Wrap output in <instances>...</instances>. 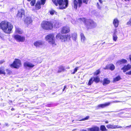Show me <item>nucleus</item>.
I'll use <instances>...</instances> for the list:
<instances>
[{"label":"nucleus","mask_w":131,"mask_h":131,"mask_svg":"<svg viewBox=\"0 0 131 131\" xmlns=\"http://www.w3.org/2000/svg\"><path fill=\"white\" fill-rule=\"evenodd\" d=\"M59 25V23L56 21L52 22L51 21L43 20L41 22L40 26L43 29L49 30L52 29L53 27L58 28Z\"/></svg>","instance_id":"f257e3e1"},{"label":"nucleus","mask_w":131,"mask_h":131,"mask_svg":"<svg viewBox=\"0 0 131 131\" xmlns=\"http://www.w3.org/2000/svg\"><path fill=\"white\" fill-rule=\"evenodd\" d=\"M13 28L12 24L6 20L3 21L0 23V29L6 34H10Z\"/></svg>","instance_id":"f03ea898"},{"label":"nucleus","mask_w":131,"mask_h":131,"mask_svg":"<svg viewBox=\"0 0 131 131\" xmlns=\"http://www.w3.org/2000/svg\"><path fill=\"white\" fill-rule=\"evenodd\" d=\"M52 2L56 6H59L60 9H63L66 8L69 4L68 0H52Z\"/></svg>","instance_id":"7ed1b4c3"},{"label":"nucleus","mask_w":131,"mask_h":131,"mask_svg":"<svg viewBox=\"0 0 131 131\" xmlns=\"http://www.w3.org/2000/svg\"><path fill=\"white\" fill-rule=\"evenodd\" d=\"M79 19L81 21H83L84 23L86 24V27L87 30L94 28L96 26V23L91 19L88 20L87 24H86V20L85 18H80Z\"/></svg>","instance_id":"20e7f679"},{"label":"nucleus","mask_w":131,"mask_h":131,"mask_svg":"<svg viewBox=\"0 0 131 131\" xmlns=\"http://www.w3.org/2000/svg\"><path fill=\"white\" fill-rule=\"evenodd\" d=\"M91 0H73V5L74 8L77 10L78 6L79 7H80L82 5L83 2L86 4H88L89 1Z\"/></svg>","instance_id":"39448f33"},{"label":"nucleus","mask_w":131,"mask_h":131,"mask_svg":"<svg viewBox=\"0 0 131 131\" xmlns=\"http://www.w3.org/2000/svg\"><path fill=\"white\" fill-rule=\"evenodd\" d=\"M45 38L46 40H48V43L53 46L56 45L54 35L53 34H49L47 35L45 37Z\"/></svg>","instance_id":"423d86ee"},{"label":"nucleus","mask_w":131,"mask_h":131,"mask_svg":"<svg viewBox=\"0 0 131 131\" xmlns=\"http://www.w3.org/2000/svg\"><path fill=\"white\" fill-rule=\"evenodd\" d=\"M21 66L20 61L17 59H15L13 62L10 65V67L17 69L19 68Z\"/></svg>","instance_id":"0eeeda50"},{"label":"nucleus","mask_w":131,"mask_h":131,"mask_svg":"<svg viewBox=\"0 0 131 131\" xmlns=\"http://www.w3.org/2000/svg\"><path fill=\"white\" fill-rule=\"evenodd\" d=\"M25 11L23 9L19 10L16 15V18L18 19H22L23 17L25 16Z\"/></svg>","instance_id":"6e6552de"},{"label":"nucleus","mask_w":131,"mask_h":131,"mask_svg":"<svg viewBox=\"0 0 131 131\" xmlns=\"http://www.w3.org/2000/svg\"><path fill=\"white\" fill-rule=\"evenodd\" d=\"M13 37L18 42H23L25 40V37L18 35H15Z\"/></svg>","instance_id":"1a4fd4ad"},{"label":"nucleus","mask_w":131,"mask_h":131,"mask_svg":"<svg viewBox=\"0 0 131 131\" xmlns=\"http://www.w3.org/2000/svg\"><path fill=\"white\" fill-rule=\"evenodd\" d=\"M70 30V27L67 26H66L62 28L60 32L62 34H66L69 32Z\"/></svg>","instance_id":"9d476101"},{"label":"nucleus","mask_w":131,"mask_h":131,"mask_svg":"<svg viewBox=\"0 0 131 131\" xmlns=\"http://www.w3.org/2000/svg\"><path fill=\"white\" fill-rule=\"evenodd\" d=\"M25 24L26 25L27 27L28 25L30 24L32 22V19L30 17H27L25 18L24 20Z\"/></svg>","instance_id":"9b49d317"},{"label":"nucleus","mask_w":131,"mask_h":131,"mask_svg":"<svg viewBox=\"0 0 131 131\" xmlns=\"http://www.w3.org/2000/svg\"><path fill=\"white\" fill-rule=\"evenodd\" d=\"M115 67L114 65L113 64H111L106 65L104 68V69H110L111 71H113L115 69Z\"/></svg>","instance_id":"f8f14e48"},{"label":"nucleus","mask_w":131,"mask_h":131,"mask_svg":"<svg viewBox=\"0 0 131 131\" xmlns=\"http://www.w3.org/2000/svg\"><path fill=\"white\" fill-rule=\"evenodd\" d=\"M131 69V65L129 64L126 65L124 66L123 67L121 68V70H123V72H125L127 71L130 69Z\"/></svg>","instance_id":"ddd939ff"},{"label":"nucleus","mask_w":131,"mask_h":131,"mask_svg":"<svg viewBox=\"0 0 131 131\" xmlns=\"http://www.w3.org/2000/svg\"><path fill=\"white\" fill-rule=\"evenodd\" d=\"M106 127L108 129H114L122 128V127L121 126H118L117 125H113L110 124L107 125Z\"/></svg>","instance_id":"4468645a"},{"label":"nucleus","mask_w":131,"mask_h":131,"mask_svg":"<svg viewBox=\"0 0 131 131\" xmlns=\"http://www.w3.org/2000/svg\"><path fill=\"white\" fill-rule=\"evenodd\" d=\"M111 104V102H108L107 103H106L104 104H99L97 105V107L98 108H103L109 106Z\"/></svg>","instance_id":"2eb2a0df"},{"label":"nucleus","mask_w":131,"mask_h":131,"mask_svg":"<svg viewBox=\"0 0 131 131\" xmlns=\"http://www.w3.org/2000/svg\"><path fill=\"white\" fill-rule=\"evenodd\" d=\"M35 65L29 62L26 61L24 63V66L25 67L32 68Z\"/></svg>","instance_id":"dca6fc26"},{"label":"nucleus","mask_w":131,"mask_h":131,"mask_svg":"<svg viewBox=\"0 0 131 131\" xmlns=\"http://www.w3.org/2000/svg\"><path fill=\"white\" fill-rule=\"evenodd\" d=\"M71 36L70 35H62L61 40L62 41H65L67 40L68 38L69 39L71 38Z\"/></svg>","instance_id":"f3484780"},{"label":"nucleus","mask_w":131,"mask_h":131,"mask_svg":"<svg viewBox=\"0 0 131 131\" xmlns=\"http://www.w3.org/2000/svg\"><path fill=\"white\" fill-rule=\"evenodd\" d=\"M44 42L41 41H38L35 42L34 43V45L36 47H39L42 46L44 43Z\"/></svg>","instance_id":"a211bd4d"},{"label":"nucleus","mask_w":131,"mask_h":131,"mask_svg":"<svg viewBox=\"0 0 131 131\" xmlns=\"http://www.w3.org/2000/svg\"><path fill=\"white\" fill-rule=\"evenodd\" d=\"M66 71V69L65 67L63 65H60L58 67V70L57 71L58 73H60Z\"/></svg>","instance_id":"6ab92c4d"},{"label":"nucleus","mask_w":131,"mask_h":131,"mask_svg":"<svg viewBox=\"0 0 131 131\" xmlns=\"http://www.w3.org/2000/svg\"><path fill=\"white\" fill-rule=\"evenodd\" d=\"M119 22V20L117 18H115L113 20V23L115 28H117L118 27Z\"/></svg>","instance_id":"aec40b11"},{"label":"nucleus","mask_w":131,"mask_h":131,"mask_svg":"<svg viewBox=\"0 0 131 131\" xmlns=\"http://www.w3.org/2000/svg\"><path fill=\"white\" fill-rule=\"evenodd\" d=\"M99 127L97 126H94L88 129V130L90 131H99Z\"/></svg>","instance_id":"412c9836"},{"label":"nucleus","mask_w":131,"mask_h":131,"mask_svg":"<svg viewBox=\"0 0 131 131\" xmlns=\"http://www.w3.org/2000/svg\"><path fill=\"white\" fill-rule=\"evenodd\" d=\"M117 32V31L116 30V29H115L113 36V40L115 41H117L118 38L117 36L116 35Z\"/></svg>","instance_id":"4be33fe9"},{"label":"nucleus","mask_w":131,"mask_h":131,"mask_svg":"<svg viewBox=\"0 0 131 131\" xmlns=\"http://www.w3.org/2000/svg\"><path fill=\"white\" fill-rule=\"evenodd\" d=\"M110 82V81L109 80L108 78H104L103 81V85L108 84H109Z\"/></svg>","instance_id":"5701e85b"},{"label":"nucleus","mask_w":131,"mask_h":131,"mask_svg":"<svg viewBox=\"0 0 131 131\" xmlns=\"http://www.w3.org/2000/svg\"><path fill=\"white\" fill-rule=\"evenodd\" d=\"M41 4L40 2L39 1H37L35 5V8L36 9L38 10L41 8Z\"/></svg>","instance_id":"b1692460"},{"label":"nucleus","mask_w":131,"mask_h":131,"mask_svg":"<svg viewBox=\"0 0 131 131\" xmlns=\"http://www.w3.org/2000/svg\"><path fill=\"white\" fill-rule=\"evenodd\" d=\"M4 67H0V74H3L5 75L6 74Z\"/></svg>","instance_id":"393cba45"},{"label":"nucleus","mask_w":131,"mask_h":131,"mask_svg":"<svg viewBox=\"0 0 131 131\" xmlns=\"http://www.w3.org/2000/svg\"><path fill=\"white\" fill-rule=\"evenodd\" d=\"M122 78L119 75H118L117 77L114 78L113 79V82H115L116 81H119Z\"/></svg>","instance_id":"a878e982"},{"label":"nucleus","mask_w":131,"mask_h":131,"mask_svg":"<svg viewBox=\"0 0 131 131\" xmlns=\"http://www.w3.org/2000/svg\"><path fill=\"white\" fill-rule=\"evenodd\" d=\"M93 81L96 83H97L100 81V78L98 76H97L93 78Z\"/></svg>","instance_id":"bb28decb"},{"label":"nucleus","mask_w":131,"mask_h":131,"mask_svg":"<svg viewBox=\"0 0 131 131\" xmlns=\"http://www.w3.org/2000/svg\"><path fill=\"white\" fill-rule=\"evenodd\" d=\"M71 37L72 39L75 41L77 38V34L76 33H73L72 34Z\"/></svg>","instance_id":"cd10ccee"},{"label":"nucleus","mask_w":131,"mask_h":131,"mask_svg":"<svg viewBox=\"0 0 131 131\" xmlns=\"http://www.w3.org/2000/svg\"><path fill=\"white\" fill-rule=\"evenodd\" d=\"M16 32L19 34H21L23 33V31L20 28H16L15 29Z\"/></svg>","instance_id":"c85d7f7f"},{"label":"nucleus","mask_w":131,"mask_h":131,"mask_svg":"<svg viewBox=\"0 0 131 131\" xmlns=\"http://www.w3.org/2000/svg\"><path fill=\"white\" fill-rule=\"evenodd\" d=\"M100 129L102 131H107V129H106L105 126L104 125H101L100 126Z\"/></svg>","instance_id":"c756f323"},{"label":"nucleus","mask_w":131,"mask_h":131,"mask_svg":"<svg viewBox=\"0 0 131 131\" xmlns=\"http://www.w3.org/2000/svg\"><path fill=\"white\" fill-rule=\"evenodd\" d=\"M93 77H91L89 80L87 84L88 85H90L93 83Z\"/></svg>","instance_id":"7c9ffc66"},{"label":"nucleus","mask_w":131,"mask_h":131,"mask_svg":"<svg viewBox=\"0 0 131 131\" xmlns=\"http://www.w3.org/2000/svg\"><path fill=\"white\" fill-rule=\"evenodd\" d=\"M80 36L81 41H84L86 39L84 34L82 33H81V34Z\"/></svg>","instance_id":"2f4dec72"},{"label":"nucleus","mask_w":131,"mask_h":131,"mask_svg":"<svg viewBox=\"0 0 131 131\" xmlns=\"http://www.w3.org/2000/svg\"><path fill=\"white\" fill-rule=\"evenodd\" d=\"M62 35L60 33L57 34L56 36V39H59L61 40Z\"/></svg>","instance_id":"473e14b6"},{"label":"nucleus","mask_w":131,"mask_h":131,"mask_svg":"<svg viewBox=\"0 0 131 131\" xmlns=\"http://www.w3.org/2000/svg\"><path fill=\"white\" fill-rule=\"evenodd\" d=\"M100 73V69L97 70L94 73V75L95 76H96L99 74Z\"/></svg>","instance_id":"72a5a7b5"},{"label":"nucleus","mask_w":131,"mask_h":131,"mask_svg":"<svg viewBox=\"0 0 131 131\" xmlns=\"http://www.w3.org/2000/svg\"><path fill=\"white\" fill-rule=\"evenodd\" d=\"M49 13L51 15H54L55 13L56 14L57 13L53 9H52L49 11Z\"/></svg>","instance_id":"f704fd0d"},{"label":"nucleus","mask_w":131,"mask_h":131,"mask_svg":"<svg viewBox=\"0 0 131 131\" xmlns=\"http://www.w3.org/2000/svg\"><path fill=\"white\" fill-rule=\"evenodd\" d=\"M6 71L7 72V74L10 75L12 74V71L8 69H6Z\"/></svg>","instance_id":"c9c22d12"},{"label":"nucleus","mask_w":131,"mask_h":131,"mask_svg":"<svg viewBox=\"0 0 131 131\" xmlns=\"http://www.w3.org/2000/svg\"><path fill=\"white\" fill-rule=\"evenodd\" d=\"M30 4L31 6H33L35 4L36 0H31L30 1Z\"/></svg>","instance_id":"e433bc0d"},{"label":"nucleus","mask_w":131,"mask_h":131,"mask_svg":"<svg viewBox=\"0 0 131 131\" xmlns=\"http://www.w3.org/2000/svg\"><path fill=\"white\" fill-rule=\"evenodd\" d=\"M126 25L129 26H131V17L126 23Z\"/></svg>","instance_id":"4c0bfd02"},{"label":"nucleus","mask_w":131,"mask_h":131,"mask_svg":"<svg viewBox=\"0 0 131 131\" xmlns=\"http://www.w3.org/2000/svg\"><path fill=\"white\" fill-rule=\"evenodd\" d=\"M89 118V116H86V117L83 118L82 119L80 120V121H83L88 119Z\"/></svg>","instance_id":"58836bf2"},{"label":"nucleus","mask_w":131,"mask_h":131,"mask_svg":"<svg viewBox=\"0 0 131 131\" xmlns=\"http://www.w3.org/2000/svg\"><path fill=\"white\" fill-rule=\"evenodd\" d=\"M78 67H76V68H75L74 69V71L73 72H72V74H75L77 70H78Z\"/></svg>","instance_id":"ea45409f"},{"label":"nucleus","mask_w":131,"mask_h":131,"mask_svg":"<svg viewBox=\"0 0 131 131\" xmlns=\"http://www.w3.org/2000/svg\"><path fill=\"white\" fill-rule=\"evenodd\" d=\"M46 0H41V2H40V4L43 5L45 2Z\"/></svg>","instance_id":"a19ab883"},{"label":"nucleus","mask_w":131,"mask_h":131,"mask_svg":"<svg viewBox=\"0 0 131 131\" xmlns=\"http://www.w3.org/2000/svg\"><path fill=\"white\" fill-rule=\"evenodd\" d=\"M121 60L123 64L127 62V60L126 59H122Z\"/></svg>","instance_id":"79ce46f5"},{"label":"nucleus","mask_w":131,"mask_h":131,"mask_svg":"<svg viewBox=\"0 0 131 131\" xmlns=\"http://www.w3.org/2000/svg\"><path fill=\"white\" fill-rule=\"evenodd\" d=\"M117 62L118 63V64H123L121 60H119L117 61Z\"/></svg>","instance_id":"37998d69"},{"label":"nucleus","mask_w":131,"mask_h":131,"mask_svg":"<svg viewBox=\"0 0 131 131\" xmlns=\"http://www.w3.org/2000/svg\"><path fill=\"white\" fill-rule=\"evenodd\" d=\"M5 61L4 60H3L0 61V65L4 62Z\"/></svg>","instance_id":"c03bdc74"},{"label":"nucleus","mask_w":131,"mask_h":131,"mask_svg":"<svg viewBox=\"0 0 131 131\" xmlns=\"http://www.w3.org/2000/svg\"><path fill=\"white\" fill-rule=\"evenodd\" d=\"M126 74H127H127L129 75H131V70L130 71H128V72H126Z\"/></svg>","instance_id":"a18cd8bd"},{"label":"nucleus","mask_w":131,"mask_h":131,"mask_svg":"<svg viewBox=\"0 0 131 131\" xmlns=\"http://www.w3.org/2000/svg\"><path fill=\"white\" fill-rule=\"evenodd\" d=\"M67 88V86L66 85H64V88H63V89L62 90V91L63 92L64 90H65V89L66 88Z\"/></svg>","instance_id":"49530a36"},{"label":"nucleus","mask_w":131,"mask_h":131,"mask_svg":"<svg viewBox=\"0 0 131 131\" xmlns=\"http://www.w3.org/2000/svg\"><path fill=\"white\" fill-rule=\"evenodd\" d=\"M99 2L101 4V3H102V0H98Z\"/></svg>","instance_id":"de8ad7c7"},{"label":"nucleus","mask_w":131,"mask_h":131,"mask_svg":"<svg viewBox=\"0 0 131 131\" xmlns=\"http://www.w3.org/2000/svg\"><path fill=\"white\" fill-rule=\"evenodd\" d=\"M131 127V125H130L129 126H127L126 127V128L128 127V128H130Z\"/></svg>","instance_id":"09e8293b"},{"label":"nucleus","mask_w":131,"mask_h":131,"mask_svg":"<svg viewBox=\"0 0 131 131\" xmlns=\"http://www.w3.org/2000/svg\"><path fill=\"white\" fill-rule=\"evenodd\" d=\"M15 110L13 108H12L11 109V110L12 111H14Z\"/></svg>","instance_id":"8fccbe9b"},{"label":"nucleus","mask_w":131,"mask_h":131,"mask_svg":"<svg viewBox=\"0 0 131 131\" xmlns=\"http://www.w3.org/2000/svg\"><path fill=\"white\" fill-rule=\"evenodd\" d=\"M105 122L106 123H108V121H105Z\"/></svg>","instance_id":"3c124183"},{"label":"nucleus","mask_w":131,"mask_h":131,"mask_svg":"<svg viewBox=\"0 0 131 131\" xmlns=\"http://www.w3.org/2000/svg\"><path fill=\"white\" fill-rule=\"evenodd\" d=\"M80 131H87L86 130H84V129H83V130H81Z\"/></svg>","instance_id":"603ef678"},{"label":"nucleus","mask_w":131,"mask_h":131,"mask_svg":"<svg viewBox=\"0 0 131 131\" xmlns=\"http://www.w3.org/2000/svg\"><path fill=\"white\" fill-rule=\"evenodd\" d=\"M27 0L28 1V2H30V1H31V0Z\"/></svg>","instance_id":"864d4df0"},{"label":"nucleus","mask_w":131,"mask_h":131,"mask_svg":"<svg viewBox=\"0 0 131 131\" xmlns=\"http://www.w3.org/2000/svg\"><path fill=\"white\" fill-rule=\"evenodd\" d=\"M125 1H129V0H124Z\"/></svg>","instance_id":"5fc2aeb1"},{"label":"nucleus","mask_w":131,"mask_h":131,"mask_svg":"<svg viewBox=\"0 0 131 131\" xmlns=\"http://www.w3.org/2000/svg\"><path fill=\"white\" fill-rule=\"evenodd\" d=\"M67 68L68 69H69L70 68V67H68Z\"/></svg>","instance_id":"6e6d98bb"},{"label":"nucleus","mask_w":131,"mask_h":131,"mask_svg":"<svg viewBox=\"0 0 131 131\" xmlns=\"http://www.w3.org/2000/svg\"><path fill=\"white\" fill-rule=\"evenodd\" d=\"M1 125V123H0V125Z\"/></svg>","instance_id":"4d7b16f0"}]
</instances>
